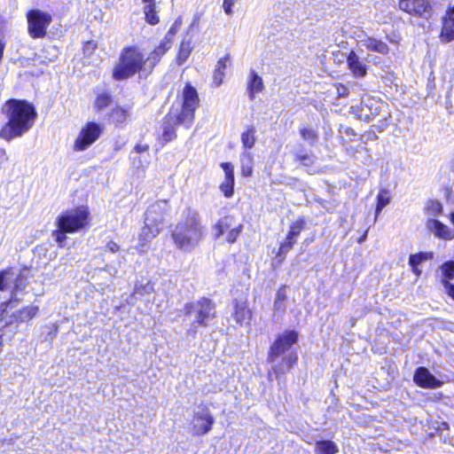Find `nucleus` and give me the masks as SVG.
<instances>
[{
	"mask_svg": "<svg viewBox=\"0 0 454 454\" xmlns=\"http://www.w3.org/2000/svg\"><path fill=\"white\" fill-rule=\"evenodd\" d=\"M169 49L170 44L168 41L160 43L150 51L137 46L125 48L121 54L119 62L113 70L114 78L123 80L131 77L140 71L145 73L152 72L161 57Z\"/></svg>",
	"mask_w": 454,
	"mask_h": 454,
	"instance_id": "1",
	"label": "nucleus"
},
{
	"mask_svg": "<svg viewBox=\"0 0 454 454\" xmlns=\"http://www.w3.org/2000/svg\"><path fill=\"white\" fill-rule=\"evenodd\" d=\"M8 121L0 131L5 140L22 136L33 126L36 118L34 106L26 100L10 99L2 108Z\"/></svg>",
	"mask_w": 454,
	"mask_h": 454,
	"instance_id": "2",
	"label": "nucleus"
},
{
	"mask_svg": "<svg viewBox=\"0 0 454 454\" xmlns=\"http://www.w3.org/2000/svg\"><path fill=\"white\" fill-rule=\"evenodd\" d=\"M298 340V333L294 330H286L279 334L270 348L268 362L272 364L269 371V378L272 376L278 380L282 375L289 372L297 363L298 356L295 352H288Z\"/></svg>",
	"mask_w": 454,
	"mask_h": 454,
	"instance_id": "3",
	"label": "nucleus"
},
{
	"mask_svg": "<svg viewBox=\"0 0 454 454\" xmlns=\"http://www.w3.org/2000/svg\"><path fill=\"white\" fill-rule=\"evenodd\" d=\"M170 209L169 201L166 199L157 200L148 206L145 213L144 226L138 237L139 243L135 247L139 254L145 253L148 243L162 231Z\"/></svg>",
	"mask_w": 454,
	"mask_h": 454,
	"instance_id": "4",
	"label": "nucleus"
},
{
	"mask_svg": "<svg viewBox=\"0 0 454 454\" xmlns=\"http://www.w3.org/2000/svg\"><path fill=\"white\" fill-rule=\"evenodd\" d=\"M205 236V228L199 213L187 209L184 218L172 232L174 244L184 252H192Z\"/></svg>",
	"mask_w": 454,
	"mask_h": 454,
	"instance_id": "5",
	"label": "nucleus"
},
{
	"mask_svg": "<svg viewBox=\"0 0 454 454\" xmlns=\"http://www.w3.org/2000/svg\"><path fill=\"white\" fill-rule=\"evenodd\" d=\"M27 284V275L26 270L17 273L12 269L2 270L0 272V291H10L11 299L8 306H12L13 302L20 301L19 293L22 292Z\"/></svg>",
	"mask_w": 454,
	"mask_h": 454,
	"instance_id": "6",
	"label": "nucleus"
},
{
	"mask_svg": "<svg viewBox=\"0 0 454 454\" xmlns=\"http://www.w3.org/2000/svg\"><path fill=\"white\" fill-rule=\"evenodd\" d=\"M88 215L89 212L84 207L66 210L56 218L55 225L65 231L74 233L86 225Z\"/></svg>",
	"mask_w": 454,
	"mask_h": 454,
	"instance_id": "7",
	"label": "nucleus"
},
{
	"mask_svg": "<svg viewBox=\"0 0 454 454\" xmlns=\"http://www.w3.org/2000/svg\"><path fill=\"white\" fill-rule=\"evenodd\" d=\"M185 309L186 315L194 318L192 324L193 328L207 325L215 315V305L207 299L187 304Z\"/></svg>",
	"mask_w": 454,
	"mask_h": 454,
	"instance_id": "8",
	"label": "nucleus"
},
{
	"mask_svg": "<svg viewBox=\"0 0 454 454\" xmlns=\"http://www.w3.org/2000/svg\"><path fill=\"white\" fill-rule=\"evenodd\" d=\"M199 106V97L195 88L186 84L183 90L182 109L179 111L182 121H186V129H190L194 121V113Z\"/></svg>",
	"mask_w": 454,
	"mask_h": 454,
	"instance_id": "9",
	"label": "nucleus"
},
{
	"mask_svg": "<svg viewBox=\"0 0 454 454\" xmlns=\"http://www.w3.org/2000/svg\"><path fill=\"white\" fill-rule=\"evenodd\" d=\"M52 20L51 16L40 10H31L27 13V29L33 38H43Z\"/></svg>",
	"mask_w": 454,
	"mask_h": 454,
	"instance_id": "10",
	"label": "nucleus"
},
{
	"mask_svg": "<svg viewBox=\"0 0 454 454\" xmlns=\"http://www.w3.org/2000/svg\"><path fill=\"white\" fill-rule=\"evenodd\" d=\"M103 128L96 122L86 123L80 130L74 143V151H84L96 142L101 136Z\"/></svg>",
	"mask_w": 454,
	"mask_h": 454,
	"instance_id": "11",
	"label": "nucleus"
},
{
	"mask_svg": "<svg viewBox=\"0 0 454 454\" xmlns=\"http://www.w3.org/2000/svg\"><path fill=\"white\" fill-rule=\"evenodd\" d=\"M243 225L237 223L235 218L227 215L221 218L214 226L216 238L226 233V240L229 243H234L241 233Z\"/></svg>",
	"mask_w": 454,
	"mask_h": 454,
	"instance_id": "12",
	"label": "nucleus"
},
{
	"mask_svg": "<svg viewBox=\"0 0 454 454\" xmlns=\"http://www.w3.org/2000/svg\"><path fill=\"white\" fill-rule=\"evenodd\" d=\"M178 125H184L186 128V121H182L178 109H171L162 124L161 139L164 143H168L176 137V127Z\"/></svg>",
	"mask_w": 454,
	"mask_h": 454,
	"instance_id": "13",
	"label": "nucleus"
},
{
	"mask_svg": "<svg viewBox=\"0 0 454 454\" xmlns=\"http://www.w3.org/2000/svg\"><path fill=\"white\" fill-rule=\"evenodd\" d=\"M215 422L213 416L207 409L202 408L194 413L192 419V432L195 435L207 434Z\"/></svg>",
	"mask_w": 454,
	"mask_h": 454,
	"instance_id": "14",
	"label": "nucleus"
},
{
	"mask_svg": "<svg viewBox=\"0 0 454 454\" xmlns=\"http://www.w3.org/2000/svg\"><path fill=\"white\" fill-rule=\"evenodd\" d=\"M39 307L37 305H30L17 310L10 318H7V312L4 309L0 314V324L4 321H5V325L29 321L36 316Z\"/></svg>",
	"mask_w": 454,
	"mask_h": 454,
	"instance_id": "15",
	"label": "nucleus"
},
{
	"mask_svg": "<svg viewBox=\"0 0 454 454\" xmlns=\"http://www.w3.org/2000/svg\"><path fill=\"white\" fill-rule=\"evenodd\" d=\"M399 8L414 16H422L430 9L428 0H400Z\"/></svg>",
	"mask_w": 454,
	"mask_h": 454,
	"instance_id": "16",
	"label": "nucleus"
},
{
	"mask_svg": "<svg viewBox=\"0 0 454 454\" xmlns=\"http://www.w3.org/2000/svg\"><path fill=\"white\" fill-rule=\"evenodd\" d=\"M415 383L425 388H436L441 387L438 380L426 367H419L414 373Z\"/></svg>",
	"mask_w": 454,
	"mask_h": 454,
	"instance_id": "17",
	"label": "nucleus"
},
{
	"mask_svg": "<svg viewBox=\"0 0 454 454\" xmlns=\"http://www.w3.org/2000/svg\"><path fill=\"white\" fill-rule=\"evenodd\" d=\"M233 317L240 325L249 324L252 318V311L248 308L247 300L246 298L236 299L234 301Z\"/></svg>",
	"mask_w": 454,
	"mask_h": 454,
	"instance_id": "18",
	"label": "nucleus"
},
{
	"mask_svg": "<svg viewBox=\"0 0 454 454\" xmlns=\"http://www.w3.org/2000/svg\"><path fill=\"white\" fill-rule=\"evenodd\" d=\"M427 228L439 239L444 240H451L454 239V231L436 219L427 220Z\"/></svg>",
	"mask_w": 454,
	"mask_h": 454,
	"instance_id": "19",
	"label": "nucleus"
},
{
	"mask_svg": "<svg viewBox=\"0 0 454 454\" xmlns=\"http://www.w3.org/2000/svg\"><path fill=\"white\" fill-rule=\"evenodd\" d=\"M441 39L446 43L454 40V6L447 10L446 15L442 19Z\"/></svg>",
	"mask_w": 454,
	"mask_h": 454,
	"instance_id": "20",
	"label": "nucleus"
},
{
	"mask_svg": "<svg viewBox=\"0 0 454 454\" xmlns=\"http://www.w3.org/2000/svg\"><path fill=\"white\" fill-rule=\"evenodd\" d=\"M347 62L349 70L356 78H362L367 73L366 65L364 61L355 53L351 51L347 57Z\"/></svg>",
	"mask_w": 454,
	"mask_h": 454,
	"instance_id": "21",
	"label": "nucleus"
},
{
	"mask_svg": "<svg viewBox=\"0 0 454 454\" xmlns=\"http://www.w3.org/2000/svg\"><path fill=\"white\" fill-rule=\"evenodd\" d=\"M247 91L250 99L253 100L255 95L261 93L264 90L262 78L254 71H251L247 77Z\"/></svg>",
	"mask_w": 454,
	"mask_h": 454,
	"instance_id": "22",
	"label": "nucleus"
},
{
	"mask_svg": "<svg viewBox=\"0 0 454 454\" xmlns=\"http://www.w3.org/2000/svg\"><path fill=\"white\" fill-rule=\"evenodd\" d=\"M361 45L365 47L369 51H373L381 54H387L388 52V46L382 41L374 38H367L362 40Z\"/></svg>",
	"mask_w": 454,
	"mask_h": 454,
	"instance_id": "23",
	"label": "nucleus"
},
{
	"mask_svg": "<svg viewBox=\"0 0 454 454\" xmlns=\"http://www.w3.org/2000/svg\"><path fill=\"white\" fill-rule=\"evenodd\" d=\"M192 49L193 46L191 39H184L182 41L176 59L178 66H182L188 59L192 51Z\"/></svg>",
	"mask_w": 454,
	"mask_h": 454,
	"instance_id": "24",
	"label": "nucleus"
},
{
	"mask_svg": "<svg viewBox=\"0 0 454 454\" xmlns=\"http://www.w3.org/2000/svg\"><path fill=\"white\" fill-rule=\"evenodd\" d=\"M229 60V56H224L218 60L213 74V82L215 86H220L223 83V77L225 75L224 70Z\"/></svg>",
	"mask_w": 454,
	"mask_h": 454,
	"instance_id": "25",
	"label": "nucleus"
},
{
	"mask_svg": "<svg viewBox=\"0 0 454 454\" xmlns=\"http://www.w3.org/2000/svg\"><path fill=\"white\" fill-rule=\"evenodd\" d=\"M256 129L254 126L251 125L247 128L245 131L242 132L240 139L243 147L246 151L250 150L254 147L256 142L255 137Z\"/></svg>",
	"mask_w": 454,
	"mask_h": 454,
	"instance_id": "26",
	"label": "nucleus"
},
{
	"mask_svg": "<svg viewBox=\"0 0 454 454\" xmlns=\"http://www.w3.org/2000/svg\"><path fill=\"white\" fill-rule=\"evenodd\" d=\"M254 157L252 153L245 151L240 154L241 174L243 176H250L253 173Z\"/></svg>",
	"mask_w": 454,
	"mask_h": 454,
	"instance_id": "27",
	"label": "nucleus"
},
{
	"mask_svg": "<svg viewBox=\"0 0 454 454\" xmlns=\"http://www.w3.org/2000/svg\"><path fill=\"white\" fill-rule=\"evenodd\" d=\"M438 271L440 272V283L444 285V281L450 282L454 279V261H448L442 263Z\"/></svg>",
	"mask_w": 454,
	"mask_h": 454,
	"instance_id": "28",
	"label": "nucleus"
},
{
	"mask_svg": "<svg viewBox=\"0 0 454 454\" xmlns=\"http://www.w3.org/2000/svg\"><path fill=\"white\" fill-rule=\"evenodd\" d=\"M97 49V43L94 41H88L83 45V63L86 65L94 64L98 61V58L95 56L94 52Z\"/></svg>",
	"mask_w": 454,
	"mask_h": 454,
	"instance_id": "29",
	"label": "nucleus"
},
{
	"mask_svg": "<svg viewBox=\"0 0 454 454\" xmlns=\"http://www.w3.org/2000/svg\"><path fill=\"white\" fill-rule=\"evenodd\" d=\"M316 454H335L338 452L337 445L332 441H319L316 443Z\"/></svg>",
	"mask_w": 454,
	"mask_h": 454,
	"instance_id": "30",
	"label": "nucleus"
},
{
	"mask_svg": "<svg viewBox=\"0 0 454 454\" xmlns=\"http://www.w3.org/2000/svg\"><path fill=\"white\" fill-rule=\"evenodd\" d=\"M144 13L146 22L156 25L160 21L156 4H145Z\"/></svg>",
	"mask_w": 454,
	"mask_h": 454,
	"instance_id": "31",
	"label": "nucleus"
},
{
	"mask_svg": "<svg viewBox=\"0 0 454 454\" xmlns=\"http://www.w3.org/2000/svg\"><path fill=\"white\" fill-rule=\"evenodd\" d=\"M391 197L387 190H381L377 196L376 217L390 203Z\"/></svg>",
	"mask_w": 454,
	"mask_h": 454,
	"instance_id": "32",
	"label": "nucleus"
},
{
	"mask_svg": "<svg viewBox=\"0 0 454 454\" xmlns=\"http://www.w3.org/2000/svg\"><path fill=\"white\" fill-rule=\"evenodd\" d=\"M305 227V222L303 219L300 218L296 221L293 222L290 225V230L287 234V239H294L296 240L297 237L300 235L301 231Z\"/></svg>",
	"mask_w": 454,
	"mask_h": 454,
	"instance_id": "33",
	"label": "nucleus"
},
{
	"mask_svg": "<svg viewBox=\"0 0 454 454\" xmlns=\"http://www.w3.org/2000/svg\"><path fill=\"white\" fill-rule=\"evenodd\" d=\"M111 119L117 124H121L127 121L129 116L128 110L121 107H115L111 113Z\"/></svg>",
	"mask_w": 454,
	"mask_h": 454,
	"instance_id": "34",
	"label": "nucleus"
},
{
	"mask_svg": "<svg viewBox=\"0 0 454 454\" xmlns=\"http://www.w3.org/2000/svg\"><path fill=\"white\" fill-rule=\"evenodd\" d=\"M434 257L432 252H423L411 254L409 258V264L411 267L419 265L422 262L431 260Z\"/></svg>",
	"mask_w": 454,
	"mask_h": 454,
	"instance_id": "35",
	"label": "nucleus"
},
{
	"mask_svg": "<svg viewBox=\"0 0 454 454\" xmlns=\"http://www.w3.org/2000/svg\"><path fill=\"white\" fill-rule=\"evenodd\" d=\"M154 292L153 285L147 281L146 283H137L134 288V294L141 296L150 294Z\"/></svg>",
	"mask_w": 454,
	"mask_h": 454,
	"instance_id": "36",
	"label": "nucleus"
},
{
	"mask_svg": "<svg viewBox=\"0 0 454 454\" xmlns=\"http://www.w3.org/2000/svg\"><path fill=\"white\" fill-rule=\"evenodd\" d=\"M425 210L429 215L436 216L442 213V206L438 200H429Z\"/></svg>",
	"mask_w": 454,
	"mask_h": 454,
	"instance_id": "37",
	"label": "nucleus"
},
{
	"mask_svg": "<svg viewBox=\"0 0 454 454\" xmlns=\"http://www.w3.org/2000/svg\"><path fill=\"white\" fill-rule=\"evenodd\" d=\"M300 134L309 144H314L317 140V133L312 128H302L300 129Z\"/></svg>",
	"mask_w": 454,
	"mask_h": 454,
	"instance_id": "38",
	"label": "nucleus"
},
{
	"mask_svg": "<svg viewBox=\"0 0 454 454\" xmlns=\"http://www.w3.org/2000/svg\"><path fill=\"white\" fill-rule=\"evenodd\" d=\"M220 190L226 198H231L234 192V181L224 178L220 185Z\"/></svg>",
	"mask_w": 454,
	"mask_h": 454,
	"instance_id": "39",
	"label": "nucleus"
},
{
	"mask_svg": "<svg viewBox=\"0 0 454 454\" xmlns=\"http://www.w3.org/2000/svg\"><path fill=\"white\" fill-rule=\"evenodd\" d=\"M69 233L68 231H65L62 228H58L52 231V236L55 238L56 242L59 244L60 247H64V243L67 239L66 234Z\"/></svg>",
	"mask_w": 454,
	"mask_h": 454,
	"instance_id": "40",
	"label": "nucleus"
},
{
	"mask_svg": "<svg viewBox=\"0 0 454 454\" xmlns=\"http://www.w3.org/2000/svg\"><path fill=\"white\" fill-rule=\"evenodd\" d=\"M111 102V98L107 94L98 95L96 98L95 106L98 110L106 107Z\"/></svg>",
	"mask_w": 454,
	"mask_h": 454,
	"instance_id": "41",
	"label": "nucleus"
},
{
	"mask_svg": "<svg viewBox=\"0 0 454 454\" xmlns=\"http://www.w3.org/2000/svg\"><path fill=\"white\" fill-rule=\"evenodd\" d=\"M223 170L224 171L225 179L234 181V166L229 162H223L221 164Z\"/></svg>",
	"mask_w": 454,
	"mask_h": 454,
	"instance_id": "42",
	"label": "nucleus"
},
{
	"mask_svg": "<svg viewBox=\"0 0 454 454\" xmlns=\"http://www.w3.org/2000/svg\"><path fill=\"white\" fill-rule=\"evenodd\" d=\"M295 243H296V240L287 239V238H286V240L280 245L278 255L281 256L283 254H286L289 250H291L293 248V247Z\"/></svg>",
	"mask_w": 454,
	"mask_h": 454,
	"instance_id": "43",
	"label": "nucleus"
},
{
	"mask_svg": "<svg viewBox=\"0 0 454 454\" xmlns=\"http://www.w3.org/2000/svg\"><path fill=\"white\" fill-rule=\"evenodd\" d=\"M295 160L305 166H309L313 162L311 157L308 154H297Z\"/></svg>",
	"mask_w": 454,
	"mask_h": 454,
	"instance_id": "44",
	"label": "nucleus"
},
{
	"mask_svg": "<svg viewBox=\"0 0 454 454\" xmlns=\"http://www.w3.org/2000/svg\"><path fill=\"white\" fill-rule=\"evenodd\" d=\"M177 29V22H176L174 24V26L168 30V32L167 33L166 36L164 37V39L160 42V43H163V42H169V44L171 45L172 43V37L174 36V35L176 34V31Z\"/></svg>",
	"mask_w": 454,
	"mask_h": 454,
	"instance_id": "45",
	"label": "nucleus"
},
{
	"mask_svg": "<svg viewBox=\"0 0 454 454\" xmlns=\"http://www.w3.org/2000/svg\"><path fill=\"white\" fill-rule=\"evenodd\" d=\"M237 0H223V7L226 14L231 15L232 13V6Z\"/></svg>",
	"mask_w": 454,
	"mask_h": 454,
	"instance_id": "46",
	"label": "nucleus"
},
{
	"mask_svg": "<svg viewBox=\"0 0 454 454\" xmlns=\"http://www.w3.org/2000/svg\"><path fill=\"white\" fill-rule=\"evenodd\" d=\"M445 294L454 300V284L444 281L442 285Z\"/></svg>",
	"mask_w": 454,
	"mask_h": 454,
	"instance_id": "47",
	"label": "nucleus"
},
{
	"mask_svg": "<svg viewBox=\"0 0 454 454\" xmlns=\"http://www.w3.org/2000/svg\"><path fill=\"white\" fill-rule=\"evenodd\" d=\"M336 90L340 98H344L348 95V88L346 85L337 84Z\"/></svg>",
	"mask_w": 454,
	"mask_h": 454,
	"instance_id": "48",
	"label": "nucleus"
},
{
	"mask_svg": "<svg viewBox=\"0 0 454 454\" xmlns=\"http://www.w3.org/2000/svg\"><path fill=\"white\" fill-rule=\"evenodd\" d=\"M276 300L285 302V301L286 300V292L285 287H282L278 291Z\"/></svg>",
	"mask_w": 454,
	"mask_h": 454,
	"instance_id": "49",
	"label": "nucleus"
},
{
	"mask_svg": "<svg viewBox=\"0 0 454 454\" xmlns=\"http://www.w3.org/2000/svg\"><path fill=\"white\" fill-rule=\"evenodd\" d=\"M106 249L112 253H115L119 250V246L115 242L110 241L106 244Z\"/></svg>",
	"mask_w": 454,
	"mask_h": 454,
	"instance_id": "50",
	"label": "nucleus"
},
{
	"mask_svg": "<svg viewBox=\"0 0 454 454\" xmlns=\"http://www.w3.org/2000/svg\"><path fill=\"white\" fill-rule=\"evenodd\" d=\"M286 309V306H285V302H282L278 300H276L275 299V301H274V309L275 310H281V311H284Z\"/></svg>",
	"mask_w": 454,
	"mask_h": 454,
	"instance_id": "51",
	"label": "nucleus"
},
{
	"mask_svg": "<svg viewBox=\"0 0 454 454\" xmlns=\"http://www.w3.org/2000/svg\"><path fill=\"white\" fill-rule=\"evenodd\" d=\"M148 148H149V146L147 145H137L135 147V150L137 153H140L146 152L148 150Z\"/></svg>",
	"mask_w": 454,
	"mask_h": 454,
	"instance_id": "52",
	"label": "nucleus"
},
{
	"mask_svg": "<svg viewBox=\"0 0 454 454\" xmlns=\"http://www.w3.org/2000/svg\"><path fill=\"white\" fill-rule=\"evenodd\" d=\"M412 271H413V273H414V274H416L417 276H419V275H420V273H421L420 270H419L417 266L412 267Z\"/></svg>",
	"mask_w": 454,
	"mask_h": 454,
	"instance_id": "53",
	"label": "nucleus"
},
{
	"mask_svg": "<svg viewBox=\"0 0 454 454\" xmlns=\"http://www.w3.org/2000/svg\"><path fill=\"white\" fill-rule=\"evenodd\" d=\"M366 236H367V231H365V233L358 239V243L364 242L366 239Z\"/></svg>",
	"mask_w": 454,
	"mask_h": 454,
	"instance_id": "54",
	"label": "nucleus"
},
{
	"mask_svg": "<svg viewBox=\"0 0 454 454\" xmlns=\"http://www.w3.org/2000/svg\"><path fill=\"white\" fill-rule=\"evenodd\" d=\"M450 223L454 225V212H451L449 215Z\"/></svg>",
	"mask_w": 454,
	"mask_h": 454,
	"instance_id": "55",
	"label": "nucleus"
},
{
	"mask_svg": "<svg viewBox=\"0 0 454 454\" xmlns=\"http://www.w3.org/2000/svg\"><path fill=\"white\" fill-rule=\"evenodd\" d=\"M144 4H156L155 0H142Z\"/></svg>",
	"mask_w": 454,
	"mask_h": 454,
	"instance_id": "56",
	"label": "nucleus"
}]
</instances>
